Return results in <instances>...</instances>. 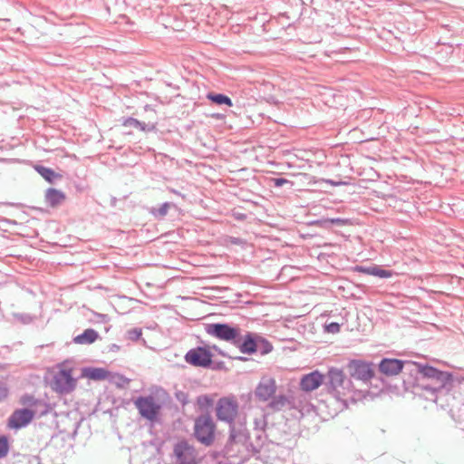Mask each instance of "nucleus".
Instances as JSON below:
<instances>
[{
  "mask_svg": "<svg viewBox=\"0 0 464 464\" xmlns=\"http://www.w3.org/2000/svg\"><path fill=\"white\" fill-rule=\"evenodd\" d=\"M134 405L140 416L150 421L158 418L161 410L160 403L152 395L138 397Z\"/></svg>",
  "mask_w": 464,
  "mask_h": 464,
  "instance_id": "nucleus-4",
  "label": "nucleus"
},
{
  "mask_svg": "<svg viewBox=\"0 0 464 464\" xmlns=\"http://www.w3.org/2000/svg\"><path fill=\"white\" fill-rule=\"evenodd\" d=\"M22 318H23V322L26 323V318H29V316L28 315H22Z\"/></svg>",
  "mask_w": 464,
  "mask_h": 464,
  "instance_id": "nucleus-41",
  "label": "nucleus"
},
{
  "mask_svg": "<svg viewBox=\"0 0 464 464\" xmlns=\"http://www.w3.org/2000/svg\"><path fill=\"white\" fill-rule=\"evenodd\" d=\"M65 195L63 191L56 188H48L45 192V200L51 207H56L62 204Z\"/></svg>",
  "mask_w": 464,
  "mask_h": 464,
  "instance_id": "nucleus-19",
  "label": "nucleus"
},
{
  "mask_svg": "<svg viewBox=\"0 0 464 464\" xmlns=\"http://www.w3.org/2000/svg\"><path fill=\"white\" fill-rule=\"evenodd\" d=\"M197 403L200 409H207L212 405L213 401L208 395H200L197 399Z\"/></svg>",
  "mask_w": 464,
  "mask_h": 464,
  "instance_id": "nucleus-29",
  "label": "nucleus"
},
{
  "mask_svg": "<svg viewBox=\"0 0 464 464\" xmlns=\"http://www.w3.org/2000/svg\"><path fill=\"white\" fill-rule=\"evenodd\" d=\"M22 318H23V322L26 323V318H29V316L28 315H22Z\"/></svg>",
  "mask_w": 464,
  "mask_h": 464,
  "instance_id": "nucleus-39",
  "label": "nucleus"
},
{
  "mask_svg": "<svg viewBox=\"0 0 464 464\" xmlns=\"http://www.w3.org/2000/svg\"><path fill=\"white\" fill-rule=\"evenodd\" d=\"M255 429L259 431H263L266 426V420L264 413L260 412L254 419Z\"/></svg>",
  "mask_w": 464,
  "mask_h": 464,
  "instance_id": "nucleus-28",
  "label": "nucleus"
},
{
  "mask_svg": "<svg viewBox=\"0 0 464 464\" xmlns=\"http://www.w3.org/2000/svg\"><path fill=\"white\" fill-rule=\"evenodd\" d=\"M34 169L37 173L49 183H54L57 179H61L62 177L61 175L54 172L52 169L42 165H36Z\"/></svg>",
  "mask_w": 464,
  "mask_h": 464,
  "instance_id": "nucleus-21",
  "label": "nucleus"
},
{
  "mask_svg": "<svg viewBox=\"0 0 464 464\" xmlns=\"http://www.w3.org/2000/svg\"><path fill=\"white\" fill-rule=\"evenodd\" d=\"M205 329L208 334L222 341L230 342L234 345L241 332L238 326L220 323L208 324L206 325Z\"/></svg>",
  "mask_w": 464,
  "mask_h": 464,
  "instance_id": "nucleus-3",
  "label": "nucleus"
},
{
  "mask_svg": "<svg viewBox=\"0 0 464 464\" xmlns=\"http://www.w3.org/2000/svg\"><path fill=\"white\" fill-rule=\"evenodd\" d=\"M325 331L331 334H337L340 332V324L338 323H331L326 324Z\"/></svg>",
  "mask_w": 464,
  "mask_h": 464,
  "instance_id": "nucleus-33",
  "label": "nucleus"
},
{
  "mask_svg": "<svg viewBox=\"0 0 464 464\" xmlns=\"http://www.w3.org/2000/svg\"><path fill=\"white\" fill-rule=\"evenodd\" d=\"M287 403L288 399L286 398V396L280 394L273 397L268 406L273 411H281L287 405Z\"/></svg>",
  "mask_w": 464,
  "mask_h": 464,
  "instance_id": "nucleus-24",
  "label": "nucleus"
},
{
  "mask_svg": "<svg viewBox=\"0 0 464 464\" xmlns=\"http://www.w3.org/2000/svg\"><path fill=\"white\" fill-rule=\"evenodd\" d=\"M6 396V391L0 387V400Z\"/></svg>",
  "mask_w": 464,
  "mask_h": 464,
  "instance_id": "nucleus-35",
  "label": "nucleus"
},
{
  "mask_svg": "<svg viewBox=\"0 0 464 464\" xmlns=\"http://www.w3.org/2000/svg\"><path fill=\"white\" fill-rule=\"evenodd\" d=\"M276 381L272 378H263L255 391V395L258 400L266 401L276 393Z\"/></svg>",
  "mask_w": 464,
  "mask_h": 464,
  "instance_id": "nucleus-14",
  "label": "nucleus"
},
{
  "mask_svg": "<svg viewBox=\"0 0 464 464\" xmlns=\"http://www.w3.org/2000/svg\"><path fill=\"white\" fill-rule=\"evenodd\" d=\"M324 383L329 392L340 400L341 395H344L345 391L350 389L351 381L345 377L343 371L332 368L329 370L327 376L324 377Z\"/></svg>",
  "mask_w": 464,
  "mask_h": 464,
  "instance_id": "nucleus-2",
  "label": "nucleus"
},
{
  "mask_svg": "<svg viewBox=\"0 0 464 464\" xmlns=\"http://www.w3.org/2000/svg\"><path fill=\"white\" fill-rule=\"evenodd\" d=\"M207 98L212 102L218 105L226 104L227 106H232L231 99L228 96L222 93L209 92L208 93Z\"/></svg>",
  "mask_w": 464,
  "mask_h": 464,
  "instance_id": "nucleus-23",
  "label": "nucleus"
},
{
  "mask_svg": "<svg viewBox=\"0 0 464 464\" xmlns=\"http://www.w3.org/2000/svg\"><path fill=\"white\" fill-rule=\"evenodd\" d=\"M51 387L59 393H69L75 387V380L70 371L61 370L53 375Z\"/></svg>",
  "mask_w": 464,
  "mask_h": 464,
  "instance_id": "nucleus-9",
  "label": "nucleus"
},
{
  "mask_svg": "<svg viewBox=\"0 0 464 464\" xmlns=\"http://www.w3.org/2000/svg\"><path fill=\"white\" fill-rule=\"evenodd\" d=\"M229 431L228 442L230 444H244L248 439V432L244 422L229 424Z\"/></svg>",
  "mask_w": 464,
  "mask_h": 464,
  "instance_id": "nucleus-17",
  "label": "nucleus"
},
{
  "mask_svg": "<svg viewBox=\"0 0 464 464\" xmlns=\"http://www.w3.org/2000/svg\"><path fill=\"white\" fill-rule=\"evenodd\" d=\"M347 368L351 376L357 380L367 382L373 376V370L371 364L359 360L350 362Z\"/></svg>",
  "mask_w": 464,
  "mask_h": 464,
  "instance_id": "nucleus-12",
  "label": "nucleus"
},
{
  "mask_svg": "<svg viewBox=\"0 0 464 464\" xmlns=\"http://www.w3.org/2000/svg\"><path fill=\"white\" fill-rule=\"evenodd\" d=\"M195 448L186 440L177 442L173 448L175 464H198Z\"/></svg>",
  "mask_w": 464,
  "mask_h": 464,
  "instance_id": "nucleus-5",
  "label": "nucleus"
},
{
  "mask_svg": "<svg viewBox=\"0 0 464 464\" xmlns=\"http://www.w3.org/2000/svg\"><path fill=\"white\" fill-rule=\"evenodd\" d=\"M98 317L102 322H106L108 320V316L106 314H98Z\"/></svg>",
  "mask_w": 464,
  "mask_h": 464,
  "instance_id": "nucleus-36",
  "label": "nucleus"
},
{
  "mask_svg": "<svg viewBox=\"0 0 464 464\" xmlns=\"http://www.w3.org/2000/svg\"><path fill=\"white\" fill-rule=\"evenodd\" d=\"M99 337L98 333L93 329H86L82 334L74 337L73 341L80 344H91Z\"/></svg>",
  "mask_w": 464,
  "mask_h": 464,
  "instance_id": "nucleus-20",
  "label": "nucleus"
},
{
  "mask_svg": "<svg viewBox=\"0 0 464 464\" xmlns=\"http://www.w3.org/2000/svg\"><path fill=\"white\" fill-rule=\"evenodd\" d=\"M22 318H23V322L26 323V318H29V316L28 315H22Z\"/></svg>",
  "mask_w": 464,
  "mask_h": 464,
  "instance_id": "nucleus-43",
  "label": "nucleus"
},
{
  "mask_svg": "<svg viewBox=\"0 0 464 464\" xmlns=\"http://www.w3.org/2000/svg\"><path fill=\"white\" fill-rule=\"evenodd\" d=\"M356 270L358 272H361V273H363L366 275L374 276H377L380 278H387L392 275V271L383 269L381 266H376V265H372V266H360L356 267Z\"/></svg>",
  "mask_w": 464,
  "mask_h": 464,
  "instance_id": "nucleus-18",
  "label": "nucleus"
},
{
  "mask_svg": "<svg viewBox=\"0 0 464 464\" xmlns=\"http://www.w3.org/2000/svg\"><path fill=\"white\" fill-rule=\"evenodd\" d=\"M407 366L411 368V373L415 372L418 374L416 379L420 383L430 382L435 379L438 381L440 377L444 378L446 376V372H441L434 367L422 365L415 362H413V363H408Z\"/></svg>",
  "mask_w": 464,
  "mask_h": 464,
  "instance_id": "nucleus-7",
  "label": "nucleus"
},
{
  "mask_svg": "<svg viewBox=\"0 0 464 464\" xmlns=\"http://www.w3.org/2000/svg\"><path fill=\"white\" fill-rule=\"evenodd\" d=\"M120 347L117 344H112L110 348L111 351H118Z\"/></svg>",
  "mask_w": 464,
  "mask_h": 464,
  "instance_id": "nucleus-38",
  "label": "nucleus"
},
{
  "mask_svg": "<svg viewBox=\"0 0 464 464\" xmlns=\"http://www.w3.org/2000/svg\"><path fill=\"white\" fill-rule=\"evenodd\" d=\"M169 208L170 204L166 202L162 204L156 211H153V214L157 218H164L167 215Z\"/></svg>",
  "mask_w": 464,
  "mask_h": 464,
  "instance_id": "nucleus-30",
  "label": "nucleus"
},
{
  "mask_svg": "<svg viewBox=\"0 0 464 464\" xmlns=\"http://www.w3.org/2000/svg\"><path fill=\"white\" fill-rule=\"evenodd\" d=\"M128 338L131 341H137L140 338L142 331L140 328H133L128 331Z\"/></svg>",
  "mask_w": 464,
  "mask_h": 464,
  "instance_id": "nucleus-32",
  "label": "nucleus"
},
{
  "mask_svg": "<svg viewBox=\"0 0 464 464\" xmlns=\"http://www.w3.org/2000/svg\"><path fill=\"white\" fill-rule=\"evenodd\" d=\"M332 223H334V224H341V223H343V220L340 219V218H334V219H332Z\"/></svg>",
  "mask_w": 464,
  "mask_h": 464,
  "instance_id": "nucleus-37",
  "label": "nucleus"
},
{
  "mask_svg": "<svg viewBox=\"0 0 464 464\" xmlns=\"http://www.w3.org/2000/svg\"><path fill=\"white\" fill-rule=\"evenodd\" d=\"M418 386L423 389L424 391L430 392V394L434 396L436 392L441 390H450L452 386V375L451 373L446 372V376L444 378L440 377V380L438 381L437 379H435L434 381H430V382L419 383Z\"/></svg>",
  "mask_w": 464,
  "mask_h": 464,
  "instance_id": "nucleus-13",
  "label": "nucleus"
},
{
  "mask_svg": "<svg viewBox=\"0 0 464 464\" xmlns=\"http://www.w3.org/2000/svg\"><path fill=\"white\" fill-rule=\"evenodd\" d=\"M238 360H241V361H246V359L244 358V357H237Z\"/></svg>",
  "mask_w": 464,
  "mask_h": 464,
  "instance_id": "nucleus-44",
  "label": "nucleus"
},
{
  "mask_svg": "<svg viewBox=\"0 0 464 464\" xmlns=\"http://www.w3.org/2000/svg\"><path fill=\"white\" fill-rule=\"evenodd\" d=\"M290 183L289 180L283 179V178H276L274 179V184L276 187H282L285 184Z\"/></svg>",
  "mask_w": 464,
  "mask_h": 464,
  "instance_id": "nucleus-34",
  "label": "nucleus"
},
{
  "mask_svg": "<svg viewBox=\"0 0 464 464\" xmlns=\"http://www.w3.org/2000/svg\"><path fill=\"white\" fill-rule=\"evenodd\" d=\"M107 374V371L102 368H90L86 372V375L92 380H104Z\"/></svg>",
  "mask_w": 464,
  "mask_h": 464,
  "instance_id": "nucleus-26",
  "label": "nucleus"
},
{
  "mask_svg": "<svg viewBox=\"0 0 464 464\" xmlns=\"http://www.w3.org/2000/svg\"><path fill=\"white\" fill-rule=\"evenodd\" d=\"M408 363H413V362L384 358L379 364V370L387 376L397 375L401 372L411 373V368L407 366Z\"/></svg>",
  "mask_w": 464,
  "mask_h": 464,
  "instance_id": "nucleus-10",
  "label": "nucleus"
},
{
  "mask_svg": "<svg viewBox=\"0 0 464 464\" xmlns=\"http://www.w3.org/2000/svg\"><path fill=\"white\" fill-rule=\"evenodd\" d=\"M324 382V376L318 371H314L301 378L300 387L304 392H312L316 390Z\"/></svg>",
  "mask_w": 464,
  "mask_h": 464,
  "instance_id": "nucleus-16",
  "label": "nucleus"
},
{
  "mask_svg": "<svg viewBox=\"0 0 464 464\" xmlns=\"http://www.w3.org/2000/svg\"><path fill=\"white\" fill-rule=\"evenodd\" d=\"M173 193L179 194L175 189H171Z\"/></svg>",
  "mask_w": 464,
  "mask_h": 464,
  "instance_id": "nucleus-45",
  "label": "nucleus"
},
{
  "mask_svg": "<svg viewBox=\"0 0 464 464\" xmlns=\"http://www.w3.org/2000/svg\"><path fill=\"white\" fill-rule=\"evenodd\" d=\"M216 424L208 413L198 416L194 422V436L198 442L210 446L215 440Z\"/></svg>",
  "mask_w": 464,
  "mask_h": 464,
  "instance_id": "nucleus-1",
  "label": "nucleus"
},
{
  "mask_svg": "<svg viewBox=\"0 0 464 464\" xmlns=\"http://www.w3.org/2000/svg\"><path fill=\"white\" fill-rule=\"evenodd\" d=\"M22 318H23V322L26 323V318H29V316L28 315H22Z\"/></svg>",
  "mask_w": 464,
  "mask_h": 464,
  "instance_id": "nucleus-40",
  "label": "nucleus"
},
{
  "mask_svg": "<svg viewBox=\"0 0 464 464\" xmlns=\"http://www.w3.org/2000/svg\"><path fill=\"white\" fill-rule=\"evenodd\" d=\"M256 338L257 334L248 332L242 336L240 332L235 346L238 347L243 353L253 354L256 353Z\"/></svg>",
  "mask_w": 464,
  "mask_h": 464,
  "instance_id": "nucleus-15",
  "label": "nucleus"
},
{
  "mask_svg": "<svg viewBox=\"0 0 464 464\" xmlns=\"http://www.w3.org/2000/svg\"><path fill=\"white\" fill-rule=\"evenodd\" d=\"M238 404L231 398H221L218 400L216 413L219 420L231 424L235 422L237 414Z\"/></svg>",
  "mask_w": 464,
  "mask_h": 464,
  "instance_id": "nucleus-6",
  "label": "nucleus"
},
{
  "mask_svg": "<svg viewBox=\"0 0 464 464\" xmlns=\"http://www.w3.org/2000/svg\"><path fill=\"white\" fill-rule=\"evenodd\" d=\"M185 361L193 366L208 368L212 363V353L205 347H197L186 353Z\"/></svg>",
  "mask_w": 464,
  "mask_h": 464,
  "instance_id": "nucleus-8",
  "label": "nucleus"
},
{
  "mask_svg": "<svg viewBox=\"0 0 464 464\" xmlns=\"http://www.w3.org/2000/svg\"><path fill=\"white\" fill-rule=\"evenodd\" d=\"M256 353L260 354H267L272 351L271 343L263 338L261 335L257 334L256 338Z\"/></svg>",
  "mask_w": 464,
  "mask_h": 464,
  "instance_id": "nucleus-25",
  "label": "nucleus"
},
{
  "mask_svg": "<svg viewBox=\"0 0 464 464\" xmlns=\"http://www.w3.org/2000/svg\"><path fill=\"white\" fill-rule=\"evenodd\" d=\"M8 442L5 437H0V459L4 458L8 453Z\"/></svg>",
  "mask_w": 464,
  "mask_h": 464,
  "instance_id": "nucleus-31",
  "label": "nucleus"
},
{
  "mask_svg": "<svg viewBox=\"0 0 464 464\" xmlns=\"http://www.w3.org/2000/svg\"><path fill=\"white\" fill-rule=\"evenodd\" d=\"M22 402L24 404H27L29 406H34L36 410H38V413L40 415H44V414L47 413V411H48L47 406L45 404L42 403L39 401L34 400V397H32V396L23 397Z\"/></svg>",
  "mask_w": 464,
  "mask_h": 464,
  "instance_id": "nucleus-22",
  "label": "nucleus"
},
{
  "mask_svg": "<svg viewBox=\"0 0 464 464\" xmlns=\"http://www.w3.org/2000/svg\"><path fill=\"white\" fill-rule=\"evenodd\" d=\"M123 125L125 127H131V128H135V129H140L141 130H145L146 126H147L144 122H141V121H138L137 119H134L131 117L126 119L123 122Z\"/></svg>",
  "mask_w": 464,
  "mask_h": 464,
  "instance_id": "nucleus-27",
  "label": "nucleus"
},
{
  "mask_svg": "<svg viewBox=\"0 0 464 464\" xmlns=\"http://www.w3.org/2000/svg\"><path fill=\"white\" fill-rule=\"evenodd\" d=\"M38 413L36 409H20L13 412L9 417L8 426L13 429H21L26 426L33 420L34 416Z\"/></svg>",
  "mask_w": 464,
  "mask_h": 464,
  "instance_id": "nucleus-11",
  "label": "nucleus"
},
{
  "mask_svg": "<svg viewBox=\"0 0 464 464\" xmlns=\"http://www.w3.org/2000/svg\"><path fill=\"white\" fill-rule=\"evenodd\" d=\"M22 318H23V322L26 323V318H29V316L28 315H22Z\"/></svg>",
  "mask_w": 464,
  "mask_h": 464,
  "instance_id": "nucleus-42",
  "label": "nucleus"
}]
</instances>
